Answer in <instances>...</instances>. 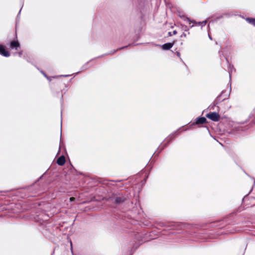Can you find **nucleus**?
<instances>
[{
    "mask_svg": "<svg viewBox=\"0 0 255 255\" xmlns=\"http://www.w3.org/2000/svg\"><path fill=\"white\" fill-rule=\"evenodd\" d=\"M186 20L187 22H189V23H190V20H189V19H188V18H187V19H186Z\"/></svg>",
    "mask_w": 255,
    "mask_h": 255,
    "instance_id": "obj_9",
    "label": "nucleus"
},
{
    "mask_svg": "<svg viewBox=\"0 0 255 255\" xmlns=\"http://www.w3.org/2000/svg\"><path fill=\"white\" fill-rule=\"evenodd\" d=\"M74 200H75V198H74V197H71V198H70V200L71 201H74Z\"/></svg>",
    "mask_w": 255,
    "mask_h": 255,
    "instance_id": "obj_7",
    "label": "nucleus"
},
{
    "mask_svg": "<svg viewBox=\"0 0 255 255\" xmlns=\"http://www.w3.org/2000/svg\"><path fill=\"white\" fill-rule=\"evenodd\" d=\"M252 23L255 25V19H253L252 21Z\"/></svg>",
    "mask_w": 255,
    "mask_h": 255,
    "instance_id": "obj_8",
    "label": "nucleus"
},
{
    "mask_svg": "<svg viewBox=\"0 0 255 255\" xmlns=\"http://www.w3.org/2000/svg\"><path fill=\"white\" fill-rule=\"evenodd\" d=\"M0 53L6 57L9 56L8 52L6 51L4 47L1 45H0Z\"/></svg>",
    "mask_w": 255,
    "mask_h": 255,
    "instance_id": "obj_2",
    "label": "nucleus"
},
{
    "mask_svg": "<svg viewBox=\"0 0 255 255\" xmlns=\"http://www.w3.org/2000/svg\"><path fill=\"white\" fill-rule=\"evenodd\" d=\"M206 121V119L205 118H204V117L199 118L196 120V124H202L205 123Z\"/></svg>",
    "mask_w": 255,
    "mask_h": 255,
    "instance_id": "obj_5",
    "label": "nucleus"
},
{
    "mask_svg": "<svg viewBox=\"0 0 255 255\" xmlns=\"http://www.w3.org/2000/svg\"><path fill=\"white\" fill-rule=\"evenodd\" d=\"M173 43H168L163 44L162 46V48L164 50H167V49L171 48L173 46Z\"/></svg>",
    "mask_w": 255,
    "mask_h": 255,
    "instance_id": "obj_3",
    "label": "nucleus"
},
{
    "mask_svg": "<svg viewBox=\"0 0 255 255\" xmlns=\"http://www.w3.org/2000/svg\"><path fill=\"white\" fill-rule=\"evenodd\" d=\"M206 117L214 122L218 121L220 119L219 115L216 113H209L206 115Z\"/></svg>",
    "mask_w": 255,
    "mask_h": 255,
    "instance_id": "obj_1",
    "label": "nucleus"
},
{
    "mask_svg": "<svg viewBox=\"0 0 255 255\" xmlns=\"http://www.w3.org/2000/svg\"><path fill=\"white\" fill-rule=\"evenodd\" d=\"M19 46V44L16 41H13L11 43V47H17Z\"/></svg>",
    "mask_w": 255,
    "mask_h": 255,
    "instance_id": "obj_6",
    "label": "nucleus"
},
{
    "mask_svg": "<svg viewBox=\"0 0 255 255\" xmlns=\"http://www.w3.org/2000/svg\"><path fill=\"white\" fill-rule=\"evenodd\" d=\"M65 157L63 156H60L58 159H57V163L60 165H62L65 163Z\"/></svg>",
    "mask_w": 255,
    "mask_h": 255,
    "instance_id": "obj_4",
    "label": "nucleus"
}]
</instances>
